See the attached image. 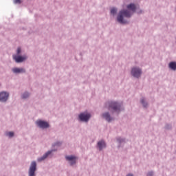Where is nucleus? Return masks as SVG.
I'll use <instances>...</instances> for the list:
<instances>
[{"label": "nucleus", "instance_id": "nucleus-1", "mask_svg": "<svg viewBox=\"0 0 176 176\" xmlns=\"http://www.w3.org/2000/svg\"><path fill=\"white\" fill-rule=\"evenodd\" d=\"M123 17H131V12L127 10H122L120 12L117 17V20L118 23H120V24H127V21L124 20Z\"/></svg>", "mask_w": 176, "mask_h": 176}, {"label": "nucleus", "instance_id": "nucleus-2", "mask_svg": "<svg viewBox=\"0 0 176 176\" xmlns=\"http://www.w3.org/2000/svg\"><path fill=\"white\" fill-rule=\"evenodd\" d=\"M106 107L110 112H120L121 105L116 102H109L106 104Z\"/></svg>", "mask_w": 176, "mask_h": 176}, {"label": "nucleus", "instance_id": "nucleus-3", "mask_svg": "<svg viewBox=\"0 0 176 176\" xmlns=\"http://www.w3.org/2000/svg\"><path fill=\"white\" fill-rule=\"evenodd\" d=\"M91 117V115L87 112L81 113L79 115V119L81 122H89V119Z\"/></svg>", "mask_w": 176, "mask_h": 176}, {"label": "nucleus", "instance_id": "nucleus-4", "mask_svg": "<svg viewBox=\"0 0 176 176\" xmlns=\"http://www.w3.org/2000/svg\"><path fill=\"white\" fill-rule=\"evenodd\" d=\"M35 171H36V162H32L29 169V176H35Z\"/></svg>", "mask_w": 176, "mask_h": 176}, {"label": "nucleus", "instance_id": "nucleus-5", "mask_svg": "<svg viewBox=\"0 0 176 176\" xmlns=\"http://www.w3.org/2000/svg\"><path fill=\"white\" fill-rule=\"evenodd\" d=\"M142 72L140 68L133 67L131 69V75L134 76V78H140L141 76Z\"/></svg>", "mask_w": 176, "mask_h": 176}, {"label": "nucleus", "instance_id": "nucleus-6", "mask_svg": "<svg viewBox=\"0 0 176 176\" xmlns=\"http://www.w3.org/2000/svg\"><path fill=\"white\" fill-rule=\"evenodd\" d=\"M36 124L40 129H47L49 127V123L43 120H37Z\"/></svg>", "mask_w": 176, "mask_h": 176}, {"label": "nucleus", "instance_id": "nucleus-7", "mask_svg": "<svg viewBox=\"0 0 176 176\" xmlns=\"http://www.w3.org/2000/svg\"><path fill=\"white\" fill-rule=\"evenodd\" d=\"M65 159L66 160H67V162H69L71 166H74V164H76V160H78V158L74 155L66 156Z\"/></svg>", "mask_w": 176, "mask_h": 176}, {"label": "nucleus", "instance_id": "nucleus-8", "mask_svg": "<svg viewBox=\"0 0 176 176\" xmlns=\"http://www.w3.org/2000/svg\"><path fill=\"white\" fill-rule=\"evenodd\" d=\"M9 98V94L5 91L0 93V101L2 102H5V101L8 100Z\"/></svg>", "mask_w": 176, "mask_h": 176}, {"label": "nucleus", "instance_id": "nucleus-9", "mask_svg": "<svg viewBox=\"0 0 176 176\" xmlns=\"http://www.w3.org/2000/svg\"><path fill=\"white\" fill-rule=\"evenodd\" d=\"M13 58L15 60L16 63H23V61H25V60H27V56L14 55Z\"/></svg>", "mask_w": 176, "mask_h": 176}, {"label": "nucleus", "instance_id": "nucleus-10", "mask_svg": "<svg viewBox=\"0 0 176 176\" xmlns=\"http://www.w3.org/2000/svg\"><path fill=\"white\" fill-rule=\"evenodd\" d=\"M98 146L100 149V151H102V149H104L105 146H107V144H105V142L104 140H101L98 142Z\"/></svg>", "mask_w": 176, "mask_h": 176}, {"label": "nucleus", "instance_id": "nucleus-11", "mask_svg": "<svg viewBox=\"0 0 176 176\" xmlns=\"http://www.w3.org/2000/svg\"><path fill=\"white\" fill-rule=\"evenodd\" d=\"M12 72L14 74H23V73L25 72V69H24L23 68H14V69H12Z\"/></svg>", "mask_w": 176, "mask_h": 176}, {"label": "nucleus", "instance_id": "nucleus-12", "mask_svg": "<svg viewBox=\"0 0 176 176\" xmlns=\"http://www.w3.org/2000/svg\"><path fill=\"white\" fill-rule=\"evenodd\" d=\"M127 9L129 10H131L132 13H134L135 12V9H137V7H135V5L134 3H131L126 6Z\"/></svg>", "mask_w": 176, "mask_h": 176}, {"label": "nucleus", "instance_id": "nucleus-13", "mask_svg": "<svg viewBox=\"0 0 176 176\" xmlns=\"http://www.w3.org/2000/svg\"><path fill=\"white\" fill-rule=\"evenodd\" d=\"M52 152H53V151H48L47 153L44 154L43 155V157L38 159V162H42V160H45V159H46V157H47V156H49V155H50V153H52Z\"/></svg>", "mask_w": 176, "mask_h": 176}, {"label": "nucleus", "instance_id": "nucleus-14", "mask_svg": "<svg viewBox=\"0 0 176 176\" xmlns=\"http://www.w3.org/2000/svg\"><path fill=\"white\" fill-rule=\"evenodd\" d=\"M102 116L107 122H111L112 120V118H111V116L109 115V113H105L102 114Z\"/></svg>", "mask_w": 176, "mask_h": 176}, {"label": "nucleus", "instance_id": "nucleus-15", "mask_svg": "<svg viewBox=\"0 0 176 176\" xmlns=\"http://www.w3.org/2000/svg\"><path fill=\"white\" fill-rule=\"evenodd\" d=\"M169 68H170V69H173V71H175L176 70V63L170 62L169 63Z\"/></svg>", "mask_w": 176, "mask_h": 176}, {"label": "nucleus", "instance_id": "nucleus-16", "mask_svg": "<svg viewBox=\"0 0 176 176\" xmlns=\"http://www.w3.org/2000/svg\"><path fill=\"white\" fill-rule=\"evenodd\" d=\"M28 97H30L28 92H25L22 95V98H28Z\"/></svg>", "mask_w": 176, "mask_h": 176}, {"label": "nucleus", "instance_id": "nucleus-17", "mask_svg": "<svg viewBox=\"0 0 176 176\" xmlns=\"http://www.w3.org/2000/svg\"><path fill=\"white\" fill-rule=\"evenodd\" d=\"M116 12H117L116 8H112V9L111 10V14H113V15L116 14Z\"/></svg>", "mask_w": 176, "mask_h": 176}, {"label": "nucleus", "instance_id": "nucleus-18", "mask_svg": "<svg viewBox=\"0 0 176 176\" xmlns=\"http://www.w3.org/2000/svg\"><path fill=\"white\" fill-rule=\"evenodd\" d=\"M141 102H142L143 107H146L148 106V104L145 102V100L144 99L141 100Z\"/></svg>", "mask_w": 176, "mask_h": 176}, {"label": "nucleus", "instance_id": "nucleus-19", "mask_svg": "<svg viewBox=\"0 0 176 176\" xmlns=\"http://www.w3.org/2000/svg\"><path fill=\"white\" fill-rule=\"evenodd\" d=\"M7 135H8V137L12 138V137H13V135H14V133L13 132H8L7 133Z\"/></svg>", "mask_w": 176, "mask_h": 176}, {"label": "nucleus", "instance_id": "nucleus-20", "mask_svg": "<svg viewBox=\"0 0 176 176\" xmlns=\"http://www.w3.org/2000/svg\"><path fill=\"white\" fill-rule=\"evenodd\" d=\"M14 3H15V4H20V3H21V0H14Z\"/></svg>", "mask_w": 176, "mask_h": 176}, {"label": "nucleus", "instance_id": "nucleus-21", "mask_svg": "<svg viewBox=\"0 0 176 176\" xmlns=\"http://www.w3.org/2000/svg\"><path fill=\"white\" fill-rule=\"evenodd\" d=\"M16 53H17V54H20V53H21V47L17 48Z\"/></svg>", "mask_w": 176, "mask_h": 176}, {"label": "nucleus", "instance_id": "nucleus-22", "mask_svg": "<svg viewBox=\"0 0 176 176\" xmlns=\"http://www.w3.org/2000/svg\"><path fill=\"white\" fill-rule=\"evenodd\" d=\"M148 175H149V176L153 175V173H152V172L148 173Z\"/></svg>", "mask_w": 176, "mask_h": 176}, {"label": "nucleus", "instance_id": "nucleus-23", "mask_svg": "<svg viewBox=\"0 0 176 176\" xmlns=\"http://www.w3.org/2000/svg\"><path fill=\"white\" fill-rule=\"evenodd\" d=\"M126 176H133V174H129Z\"/></svg>", "mask_w": 176, "mask_h": 176}, {"label": "nucleus", "instance_id": "nucleus-24", "mask_svg": "<svg viewBox=\"0 0 176 176\" xmlns=\"http://www.w3.org/2000/svg\"><path fill=\"white\" fill-rule=\"evenodd\" d=\"M55 145H58V144H55Z\"/></svg>", "mask_w": 176, "mask_h": 176}]
</instances>
